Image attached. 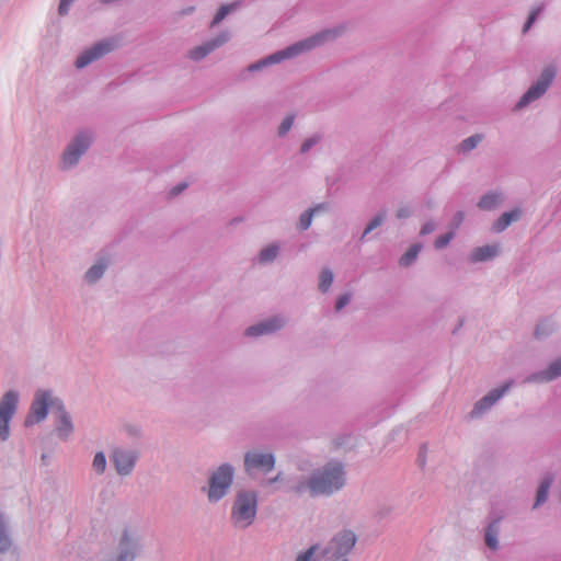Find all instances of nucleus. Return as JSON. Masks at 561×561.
Returning <instances> with one entry per match:
<instances>
[{"label":"nucleus","instance_id":"473e14b6","mask_svg":"<svg viewBox=\"0 0 561 561\" xmlns=\"http://www.w3.org/2000/svg\"><path fill=\"white\" fill-rule=\"evenodd\" d=\"M313 219L312 211L308 208L305 211H302L298 218L296 229L298 231H306L311 227Z\"/></svg>","mask_w":561,"mask_h":561},{"label":"nucleus","instance_id":"cd10ccee","mask_svg":"<svg viewBox=\"0 0 561 561\" xmlns=\"http://www.w3.org/2000/svg\"><path fill=\"white\" fill-rule=\"evenodd\" d=\"M388 211L387 209H380L367 224L365 227L359 240L362 242L366 241L367 236L383 225L387 219Z\"/></svg>","mask_w":561,"mask_h":561},{"label":"nucleus","instance_id":"7c9ffc66","mask_svg":"<svg viewBox=\"0 0 561 561\" xmlns=\"http://www.w3.org/2000/svg\"><path fill=\"white\" fill-rule=\"evenodd\" d=\"M12 541L8 534L7 523L3 514L0 512V552H5L11 548Z\"/></svg>","mask_w":561,"mask_h":561},{"label":"nucleus","instance_id":"ddd939ff","mask_svg":"<svg viewBox=\"0 0 561 561\" xmlns=\"http://www.w3.org/2000/svg\"><path fill=\"white\" fill-rule=\"evenodd\" d=\"M117 47V41L115 38H105L93 44L88 49L83 50L76 59V67L82 69L89 66L91 62L101 59L108 53L113 51Z\"/></svg>","mask_w":561,"mask_h":561},{"label":"nucleus","instance_id":"4be33fe9","mask_svg":"<svg viewBox=\"0 0 561 561\" xmlns=\"http://www.w3.org/2000/svg\"><path fill=\"white\" fill-rule=\"evenodd\" d=\"M504 201L501 192L490 191L482 195L477 206L481 210L490 211L496 209Z\"/></svg>","mask_w":561,"mask_h":561},{"label":"nucleus","instance_id":"f3484780","mask_svg":"<svg viewBox=\"0 0 561 561\" xmlns=\"http://www.w3.org/2000/svg\"><path fill=\"white\" fill-rule=\"evenodd\" d=\"M503 517L497 516H490V520L484 529V543L490 550H497L499 549V535L501 531V522Z\"/></svg>","mask_w":561,"mask_h":561},{"label":"nucleus","instance_id":"f8f14e48","mask_svg":"<svg viewBox=\"0 0 561 561\" xmlns=\"http://www.w3.org/2000/svg\"><path fill=\"white\" fill-rule=\"evenodd\" d=\"M139 457L140 453L137 449L115 447L110 455V460L118 476L127 477L133 473Z\"/></svg>","mask_w":561,"mask_h":561},{"label":"nucleus","instance_id":"c756f323","mask_svg":"<svg viewBox=\"0 0 561 561\" xmlns=\"http://www.w3.org/2000/svg\"><path fill=\"white\" fill-rule=\"evenodd\" d=\"M554 329H556L554 323L549 319H545L536 325L535 332H534L535 337L538 340L546 339L552 334Z\"/></svg>","mask_w":561,"mask_h":561},{"label":"nucleus","instance_id":"a18cd8bd","mask_svg":"<svg viewBox=\"0 0 561 561\" xmlns=\"http://www.w3.org/2000/svg\"><path fill=\"white\" fill-rule=\"evenodd\" d=\"M73 1L75 0H60L58 5V14L60 16L67 15Z\"/></svg>","mask_w":561,"mask_h":561},{"label":"nucleus","instance_id":"423d86ee","mask_svg":"<svg viewBox=\"0 0 561 561\" xmlns=\"http://www.w3.org/2000/svg\"><path fill=\"white\" fill-rule=\"evenodd\" d=\"M357 535L351 529H342L333 535L322 550V557L327 561H336L347 558L356 546Z\"/></svg>","mask_w":561,"mask_h":561},{"label":"nucleus","instance_id":"13d9d810","mask_svg":"<svg viewBox=\"0 0 561 561\" xmlns=\"http://www.w3.org/2000/svg\"><path fill=\"white\" fill-rule=\"evenodd\" d=\"M534 24L529 23L528 21H525L524 25H523V33L526 34L533 26Z\"/></svg>","mask_w":561,"mask_h":561},{"label":"nucleus","instance_id":"a878e982","mask_svg":"<svg viewBox=\"0 0 561 561\" xmlns=\"http://www.w3.org/2000/svg\"><path fill=\"white\" fill-rule=\"evenodd\" d=\"M242 7V0H236L230 3L221 4L216 11L211 22L210 27L217 26L221 23L229 14L238 11Z\"/></svg>","mask_w":561,"mask_h":561},{"label":"nucleus","instance_id":"bb28decb","mask_svg":"<svg viewBox=\"0 0 561 561\" xmlns=\"http://www.w3.org/2000/svg\"><path fill=\"white\" fill-rule=\"evenodd\" d=\"M422 249V243H413L399 259V265L404 268L412 266L415 263Z\"/></svg>","mask_w":561,"mask_h":561},{"label":"nucleus","instance_id":"bf43d9fd","mask_svg":"<svg viewBox=\"0 0 561 561\" xmlns=\"http://www.w3.org/2000/svg\"><path fill=\"white\" fill-rule=\"evenodd\" d=\"M463 322H465L463 318H460L459 322H458V325L453 331L454 334L463 325Z\"/></svg>","mask_w":561,"mask_h":561},{"label":"nucleus","instance_id":"39448f33","mask_svg":"<svg viewBox=\"0 0 561 561\" xmlns=\"http://www.w3.org/2000/svg\"><path fill=\"white\" fill-rule=\"evenodd\" d=\"M93 139V133L90 129L79 130L65 147L59 169L61 171H69L76 168L92 146Z\"/></svg>","mask_w":561,"mask_h":561},{"label":"nucleus","instance_id":"37998d69","mask_svg":"<svg viewBox=\"0 0 561 561\" xmlns=\"http://www.w3.org/2000/svg\"><path fill=\"white\" fill-rule=\"evenodd\" d=\"M412 214H413V210L408 205L400 206L396 211V216L398 219H407V218L411 217Z\"/></svg>","mask_w":561,"mask_h":561},{"label":"nucleus","instance_id":"20e7f679","mask_svg":"<svg viewBox=\"0 0 561 561\" xmlns=\"http://www.w3.org/2000/svg\"><path fill=\"white\" fill-rule=\"evenodd\" d=\"M259 495L254 490L240 489L231 505L230 520L236 528L245 529L253 524L257 514Z\"/></svg>","mask_w":561,"mask_h":561},{"label":"nucleus","instance_id":"ea45409f","mask_svg":"<svg viewBox=\"0 0 561 561\" xmlns=\"http://www.w3.org/2000/svg\"><path fill=\"white\" fill-rule=\"evenodd\" d=\"M10 417L0 416V440L5 442L10 436Z\"/></svg>","mask_w":561,"mask_h":561},{"label":"nucleus","instance_id":"c03bdc74","mask_svg":"<svg viewBox=\"0 0 561 561\" xmlns=\"http://www.w3.org/2000/svg\"><path fill=\"white\" fill-rule=\"evenodd\" d=\"M543 8H545L543 4H540V5L536 7V8H533L530 10L526 21H528L531 24H535V22L537 21L539 14L543 11Z\"/></svg>","mask_w":561,"mask_h":561},{"label":"nucleus","instance_id":"e433bc0d","mask_svg":"<svg viewBox=\"0 0 561 561\" xmlns=\"http://www.w3.org/2000/svg\"><path fill=\"white\" fill-rule=\"evenodd\" d=\"M49 409H53L54 413H56V416H61L62 414H69L66 410V407L62 402V400L58 397H53V393L50 392V407Z\"/></svg>","mask_w":561,"mask_h":561},{"label":"nucleus","instance_id":"f03ea898","mask_svg":"<svg viewBox=\"0 0 561 561\" xmlns=\"http://www.w3.org/2000/svg\"><path fill=\"white\" fill-rule=\"evenodd\" d=\"M341 35V31L323 30L305 39L298 41L280 50L267 55L250 65H248L239 75L240 81H248L251 73L261 72L266 68L280 64L284 60L293 59L299 55L310 51L329 41H333Z\"/></svg>","mask_w":561,"mask_h":561},{"label":"nucleus","instance_id":"8fccbe9b","mask_svg":"<svg viewBox=\"0 0 561 561\" xmlns=\"http://www.w3.org/2000/svg\"><path fill=\"white\" fill-rule=\"evenodd\" d=\"M309 209L312 211L314 216L328 211L330 209V205L328 203H320L314 205L313 207H310Z\"/></svg>","mask_w":561,"mask_h":561},{"label":"nucleus","instance_id":"dca6fc26","mask_svg":"<svg viewBox=\"0 0 561 561\" xmlns=\"http://www.w3.org/2000/svg\"><path fill=\"white\" fill-rule=\"evenodd\" d=\"M561 377V356L551 362L546 369L528 375L526 383H548Z\"/></svg>","mask_w":561,"mask_h":561},{"label":"nucleus","instance_id":"72a5a7b5","mask_svg":"<svg viewBox=\"0 0 561 561\" xmlns=\"http://www.w3.org/2000/svg\"><path fill=\"white\" fill-rule=\"evenodd\" d=\"M106 456L103 451H98L94 455L93 461H92V468L95 471L96 474H103L106 470Z\"/></svg>","mask_w":561,"mask_h":561},{"label":"nucleus","instance_id":"9b49d317","mask_svg":"<svg viewBox=\"0 0 561 561\" xmlns=\"http://www.w3.org/2000/svg\"><path fill=\"white\" fill-rule=\"evenodd\" d=\"M289 318L283 313L270 316L244 330V336L257 339L261 336L273 335L288 324Z\"/></svg>","mask_w":561,"mask_h":561},{"label":"nucleus","instance_id":"412c9836","mask_svg":"<svg viewBox=\"0 0 561 561\" xmlns=\"http://www.w3.org/2000/svg\"><path fill=\"white\" fill-rule=\"evenodd\" d=\"M554 481V477L551 473H547L542 477L536 491V499L533 505V510H536L543 505L549 495V490Z\"/></svg>","mask_w":561,"mask_h":561},{"label":"nucleus","instance_id":"9d476101","mask_svg":"<svg viewBox=\"0 0 561 561\" xmlns=\"http://www.w3.org/2000/svg\"><path fill=\"white\" fill-rule=\"evenodd\" d=\"M276 457L273 453H263L257 449L248 450L243 456L244 472L252 477L255 472L264 474L275 469Z\"/></svg>","mask_w":561,"mask_h":561},{"label":"nucleus","instance_id":"4d7b16f0","mask_svg":"<svg viewBox=\"0 0 561 561\" xmlns=\"http://www.w3.org/2000/svg\"><path fill=\"white\" fill-rule=\"evenodd\" d=\"M243 218L242 217H234L230 220L229 225L231 226H236V225H239L240 222H242Z\"/></svg>","mask_w":561,"mask_h":561},{"label":"nucleus","instance_id":"393cba45","mask_svg":"<svg viewBox=\"0 0 561 561\" xmlns=\"http://www.w3.org/2000/svg\"><path fill=\"white\" fill-rule=\"evenodd\" d=\"M280 247L276 242H272L262 248L256 255V263L260 265L272 264L279 255Z\"/></svg>","mask_w":561,"mask_h":561},{"label":"nucleus","instance_id":"a19ab883","mask_svg":"<svg viewBox=\"0 0 561 561\" xmlns=\"http://www.w3.org/2000/svg\"><path fill=\"white\" fill-rule=\"evenodd\" d=\"M352 300V293H344L340 295L334 305L335 312H340L344 307H346Z\"/></svg>","mask_w":561,"mask_h":561},{"label":"nucleus","instance_id":"58836bf2","mask_svg":"<svg viewBox=\"0 0 561 561\" xmlns=\"http://www.w3.org/2000/svg\"><path fill=\"white\" fill-rule=\"evenodd\" d=\"M454 236H455V233L453 231H449V232L443 233L439 237H437L434 242L435 249L442 250V249L446 248L453 240Z\"/></svg>","mask_w":561,"mask_h":561},{"label":"nucleus","instance_id":"f257e3e1","mask_svg":"<svg viewBox=\"0 0 561 561\" xmlns=\"http://www.w3.org/2000/svg\"><path fill=\"white\" fill-rule=\"evenodd\" d=\"M345 484L344 465L339 460H331L308 477L300 476L297 482L288 488V492L297 495L308 493L310 497H329L342 490Z\"/></svg>","mask_w":561,"mask_h":561},{"label":"nucleus","instance_id":"4468645a","mask_svg":"<svg viewBox=\"0 0 561 561\" xmlns=\"http://www.w3.org/2000/svg\"><path fill=\"white\" fill-rule=\"evenodd\" d=\"M50 407V390H37L31 403L24 425L31 427L47 417Z\"/></svg>","mask_w":561,"mask_h":561},{"label":"nucleus","instance_id":"052dcab7","mask_svg":"<svg viewBox=\"0 0 561 561\" xmlns=\"http://www.w3.org/2000/svg\"><path fill=\"white\" fill-rule=\"evenodd\" d=\"M336 561H348L347 558H343V559H337Z\"/></svg>","mask_w":561,"mask_h":561},{"label":"nucleus","instance_id":"79ce46f5","mask_svg":"<svg viewBox=\"0 0 561 561\" xmlns=\"http://www.w3.org/2000/svg\"><path fill=\"white\" fill-rule=\"evenodd\" d=\"M427 444H422L417 454L416 462L421 469L426 465Z\"/></svg>","mask_w":561,"mask_h":561},{"label":"nucleus","instance_id":"b1692460","mask_svg":"<svg viewBox=\"0 0 561 561\" xmlns=\"http://www.w3.org/2000/svg\"><path fill=\"white\" fill-rule=\"evenodd\" d=\"M55 431L61 440H67L71 434L73 433V423L70 414H62L61 416H56L55 421Z\"/></svg>","mask_w":561,"mask_h":561},{"label":"nucleus","instance_id":"3c124183","mask_svg":"<svg viewBox=\"0 0 561 561\" xmlns=\"http://www.w3.org/2000/svg\"><path fill=\"white\" fill-rule=\"evenodd\" d=\"M463 219H465V213L461 210L457 211L453 217V226L455 228H458L460 226V224L463 221Z\"/></svg>","mask_w":561,"mask_h":561},{"label":"nucleus","instance_id":"6e6d98bb","mask_svg":"<svg viewBox=\"0 0 561 561\" xmlns=\"http://www.w3.org/2000/svg\"><path fill=\"white\" fill-rule=\"evenodd\" d=\"M185 187H186V184L185 183H181V184H179L178 186H175L173 188V193L178 194V193L182 192Z\"/></svg>","mask_w":561,"mask_h":561},{"label":"nucleus","instance_id":"aec40b11","mask_svg":"<svg viewBox=\"0 0 561 561\" xmlns=\"http://www.w3.org/2000/svg\"><path fill=\"white\" fill-rule=\"evenodd\" d=\"M19 403V392L15 390L7 391L0 400V416L12 419L16 412Z\"/></svg>","mask_w":561,"mask_h":561},{"label":"nucleus","instance_id":"680f3d73","mask_svg":"<svg viewBox=\"0 0 561 561\" xmlns=\"http://www.w3.org/2000/svg\"><path fill=\"white\" fill-rule=\"evenodd\" d=\"M560 501H561V494H560Z\"/></svg>","mask_w":561,"mask_h":561},{"label":"nucleus","instance_id":"09e8293b","mask_svg":"<svg viewBox=\"0 0 561 561\" xmlns=\"http://www.w3.org/2000/svg\"><path fill=\"white\" fill-rule=\"evenodd\" d=\"M195 11H196L195 5H187V7L182 8L181 10H179L175 13V15L178 16V19H182L184 16L192 15Z\"/></svg>","mask_w":561,"mask_h":561},{"label":"nucleus","instance_id":"0eeeda50","mask_svg":"<svg viewBox=\"0 0 561 561\" xmlns=\"http://www.w3.org/2000/svg\"><path fill=\"white\" fill-rule=\"evenodd\" d=\"M557 76V66L553 64L547 65L540 72L536 81L520 96L515 105L516 110L524 108L533 102L539 100L552 84Z\"/></svg>","mask_w":561,"mask_h":561},{"label":"nucleus","instance_id":"2f4dec72","mask_svg":"<svg viewBox=\"0 0 561 561\" xmlns=\"http://www.w3.org/2000/svg\"><path fill=\"white\" fill-rule=\"evenodd\" d=\"M483 140V135L473 134L468 138L463 139L458 147V150L462 153L470 152Z\"/></svg>","mask_w":561,"mask_h":561},{"label":"nucleus","instance_id":"6e6552de","mask_svg":"<svg viewBox=\"0 0 561 561\" xmlns=\"http://www.w3.org/2000/svg\"><path fill=\"white\" fill-rule=\"evenodd\" d=\"M142 551V540L136 530L124 528L116 552L108 561H135Z\"/></svg>","mask_w":561,"mask_h":561},{"label":"nucleus","instance_id":"49530a36","mask_svg":"<svg viewBox=\"0 0 561 561\" xmlns=\"http://www.w3.org/2000/svg\"><path fill=\"white\" fill-rule=\"evenodd\" d=\"M125 432L129 437L138 438L141 436V430L136 425H131V424L126 425Z\"/></svg>","mask_w":561,"mask_h":561},{"label":"nucleus","instance_id":"7ed1b4c3","mask_svg":"<svg viewBox=\"0 0 561 561\" xmlns=\"http://www.w3.org/2000/svg\"><path fill=\"white\" fill-rule=\"evenodd\" d=\"M236 468L229 462H222L218 467L209 470L207 484L202 488L206 493L207 501L210 504H217L226 497L234 481Z\"/></svg>","mask_w":561,"mask_h":561},{"label":"nucleus","instance_id":"5701e85b","mask_svg":"<svg viewBox=\"0 0 561 561\" xmlns=\"http://www.w3.org/2000/svg\"><path fill=\"white\" fill-rule=\"evenodd\" d=\"M522 216L518 208L503 213L492 225V231L500 233L504 231L512 222L517 221Z\"/></svg>","mask_w":561,"mask_h":561},{"label":"nucleus","instance_id":"a211bd4d","mask_svg":"<svg viewBox=\"0 0 561 561\" xmlns=\"http://www.w3.org/2000/svg\"><path fill=\"white\" fill-rule=\"evenodd\" d=\"M110 266V259L105 255H100L96 257L95 263L88 268L84 273V280L89 285L96 284L105 274L106 270Z\"/></svg>","mask_w":561,"mask_h":561},{"label":"nucleus","instance_id":"c85d7f7f","mask_svg":"<svg viewBox=\"0 0 561 561\" xmlns=\"http://www.w3.org/2000/svg\"><path fill=\"white\" fill-rule=\"evenodd\" d=\"M334 280V274L331 268L323 267L319 274L318 289L321 293H328Z\"/></svg>","mask_w":561,"mask_h":561},{"label":"nucleus","instance_id":"4c0bfd02","mask_svg":"<svg viewBox=\"0 0 561 561\" xmlns=\"http://www.w3.org/2000/svg\"><path fill=\"white\" fill-rule=\"evenodd\" d=\"M318 549H319L318 543L312 545L306 551L299 553L295 561H318V559L314 557Z\"/></svg>","mask_w":561,"mask_h":561},{"label":"nucleus","instance_id":"de8ad7c7","mask_svg":"<svg viewBox=\"0 0 561 561\" xmlns=\"http://www.w3.org/2000/svg\"><path fill=\"white\" fill-rule=\"evenodd\" d=\"M435 229H436V224L434 221L430 220L421 227L420 234L427 236V234L432 233L433 231H435Z\"/></svg>","mask_w":561,"mask_h":561},{"label":"nucleus","instance_id":"f704fd0d","mask_svg":"<svg viewBox=\"0 0 561 561\" xmlns=\"http://www.w3.org/2000/svg\"><path fill=\"white\" fill-rule=\"evenodd\" d=\"M322 140L321 134H314L308 138H306L302 144L300 145L299 152L301 154L308 153L311 148H313L316 145H318Z\"/></svg>","mask_w":561,"mask_h":561},{"label":"nucleus","instance_id":"2eb2a0df","mask_svg":"<svg viewBox=\"0 0 561 561\" xmlns=\"http://www.w3.org/2000/svg\"><path fill=\"white\" fill-rule=\"evenodd\" d=\"M230 39L228 31L220 32L216 37L188 50L187 57L194 61H201L214 50L220 48Z\"/></svg>","mask_w":561,"mask_h":561},{"label":"nucleus","instance_id":"1a4fd4ad","mask_svg":"<svg viewBox=\"0 0 561 561\" xmlns=\"http://www.w3.org/2000/svg\"><path fill=\"white\" fill-rule=\"evenodd\" d=\"M514 386V380H507L502 386L490 390L485 396L479 399L472 410L466 416L468 420H479L488 413Z\"/></svg>","mask_w":561,"mask_h":561},{"label":"nucleus","instance_id":"c9c22d12","mask_svg":"<svg viewBox=\"0 0 561 561\" xmlns=\"http://www.w3.org/2000/svg\"><path fill=\"white\" fill-rule=\"evenodd\" d=\"M294 121H295L294 114L287 115L282 121V123L279 124L278 129H277L278 137H285L288 134V131L291 129V127L294 125Z\"/></svg>","mask_w":561,"mask_h":561},{"label":"nucleus","instance_id":"5fc2aeb1","mask_svg":"<svg viewBox=\"0 0 561 561\" xmlns=\"http://www.w3.org/2000/svg\"><path fill=\"white\" fill-rule=\"evenodd\" d=\"M404 432V428L402 426H398L396 427L394 430H392V432L390 433V438L392 440L396 439V437L399 435V434H402Z\"/></svg>","mask_w":561,"mask_h":561},{"label":"nucleus","instance_id":"864d4df0","mask_svg":"<svg viewBox=\"0 0 561 561\" xmlns=\"http://www.w3.org/2000/svg\"><path fill=\"white\" fill-rule=\"evenodd\" d=\"M390 512H391V508H390V507H388V506H382V507H380V508L377 511V517H378L379 519H382V518H385L386 516H388V515L390 514Z\"/></svg>","mask_w":561,"mask_h":561},{"label":"nucleus","instance_id":"603ef678","mask_svg":"<svg viewBox=\"0 0 561 561\" xmlns=\"http://www.w3.org/2000/svg\"><path fill=\"white\" fill-rule=\"evenodd\" d=\"M282 480H283V472H278L275 477L267 479L264 482V484L270 486V485H273Z\"/></svg>","mask_w":561,"mask_h":561},{"label":"nucleus","instance_id":"6ab92c4d","mask_svg":"<svg viewBox=\"0 0 561 561\" xmlns=\"http://www.w3.org/2000/svg\"><path fill=\"white\" fill-rule=\"evenodd\" d=\"M500 254V245L499 244H486L483 247L474 248L470 255L469 261L471 263H480L492 261Z\"/></svg>","mask_w":561,"mask_h":561}]
</instances>
